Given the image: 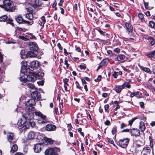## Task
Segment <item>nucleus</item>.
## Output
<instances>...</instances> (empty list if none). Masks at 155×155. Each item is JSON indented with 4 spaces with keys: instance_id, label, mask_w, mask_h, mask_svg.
Segmentation results:
<instances>
[{
    "instance_id": "1",
    "label": "nucleus",
    "mask_w": 155,
    "mask_h": 155,
    "mask_svg": "<svg viewBox=\"0 0 155 155\" xmlns=\"http://www.w3.org/2000/svg\"><path fill=\"white\" fill-rule=\"evenodd\" d=\"M0 7L7 12H13L16 9V7L14 5L13 2L10 0L3 1V4L0 5Z\"/></svg>"
},
{
    "instance_id": "2",
    "label": "nucleus",
    "mask_w": 155,
    "mask_h": 155,
    "mask_svg": "<svg viewBox=\"0 0 155 155\" xmlns=\"http://www.w3.org/2000/svg\"><path fill=\"white\" fill-rule=\"evenodd\" d=\"M60 149L57 147H50L47 149L45 152V155H59L57 152H59Z\"/></svg>"
},
{
    "instance_id": "3",
    "label": "nucleus",
    "mask_w": 155,
    "mask_h": 155,
    "mask_svg": "<svg viewBox=\"0 0 155 155\" xmlns=\"http://www.w3.org/2000/svg\"><path fill=\"white\" fill-rule=\"evenodd\" d=\"M130 139L127 138H126L123 139H120L118 142V145L121 147L124 148L126 147L128 144Z\"/></svg>"
},
{
    "instance_id": "4",
    "label": "nucleus",
    "mask_w": 155,
    "mask_h": 155,
    "mask_svg": "<svg viewBox=\"0 0 155 155\" xmlns=\"http://www.w3.org/2000/svg\"><path fill=\"white\" fill-rule=\"evenodd\" d=\"M23 119L26 121V122L28 121L31 120L33 118V115L31 112L27 111L25 114H23Z\"/></svg>"
},
{
    "instance_id": "5",
    "label": "nucleus",
    "mask_w": 155,
    "mask_h": 155,
    "mask_svg": "<svg viewBox=\"0 0 155 155\" xmlns=\"http://www.w3.org/2000/svg\"><path fill=\"white\" fill-rule=\"evenodd\" d=\"M16 21L19 24L24 23L27 24L28 25H32L33 23V21L29 22L28 21L24 20L23 19L21 16L19 15L16 18Z\"/></svg>"
},
{
    "instance_id": "6",
    "label": "nucleus",
    "mask_w": 155,
    "mask_h": 155,
    "mask_svg": "<svg viewBox=\"0 0 155 155\" xmlns=\"http://www.w3.org/2000/svg\"><path fill=\"white\" fill-rule=\"evenodd\" d=\"M31 97L32 98L35 100L38 101L41 99V95L39 92L37 91H34L31 94Z\"/></svg>"
},
{
    "instance_id": "7",
    "label": "nucleus",
    "mask_w": 155,
    "mask_h": 155,
    "mask_svg": "<svg viewBox=\"0 0 155 155\" xmlns=\"http://www.w3.org/2000/svg\"><path fill=\"white\" fill-rule=\"evenodd\" d=\"M30 50L32 51H38V46L37 43L35 42H29L28 44Z\"/></svg>"
},
{
    "instance_id": "8",
    "label": "nucleus",
    "mask_w": 155,
    "mask_h": 155,
    "mask_svg": "<svg viewBox=\"0 0 155 155\" xmlns=\"http://www.w3.org/2000/svg\"><path fill=\"white\" fill-rule=\"evenodd\" d=\"M42 4L43 3L42 1L39 0H35L33 2L31 3V5L35 8L40 7Z\"/></svg>"
},
{
    "instance_id": "9",
    "label": "nucleus",
    "mask_w": 155,
    "mask_h": 155,
    "mask_svg": "<svg viewBox=\"0 0 155 155\" xmlns=\"http://www.w3.org/2000/svg\"><path fill=\"white\" fill-rule=\"evenodd\" d=\"M37 75L33 73H30L27 75V80L28 81L34 82L37 79Z\"/></svg>"
},
{
    "instance_id": "10",
    "label": "nucleus",
    "mask_w": 155,
    "mask_h": 155,
    "mask_svg": "<svg viewBox=\"0 0 155 155\" xmlns=\"http://www.w3.org/2000/svg\"><path fill=\"white\" fill-rule=\"evenodd\" d=\"M38 53V51H32L30 50L28 51L26 55L27 57L34 58L36 57Z\"/></svg>"
},
{
    "instance_id": "11",
    "label": "nucleus",
    "mask_w": 155,
    "mask_h": 155,
    "mask_svg": "<svg viewBox=\"0 0 155 155\" xmlns=\"http://www.w3.org/2000/svg\"><path fill=\"white\" fill-rule=\"evenodd\" d=\"M40 65L39 62L37 61H33L30 63V67L32 69L37 68Z\"/></svg>"
},
{
    "instance_id": "12",
    "label": "nucleus",
    "mask_w": 155,
    "mask_h": 155,
    "mask_svg": "<svg viewBox=\"0 0 155 155\" xmlns=\"http://www.w3.org/2000/svg\"><path fill=\"white\" fill-rule=\"evenodd\" d=\"M130 133L132 135L135 136H139L140 135V130L137 128H133L130 130Z\"/></svg>"
},
{
    "instance_id": "13",
    "label": "nucleus",
    "mask_w": 155,
    "mask_h": 155,
    "mask_svg": "<svg viewBox=\"0 0 155 155\" xmlns=\"http://www.w3.org/2000/svg\"><path fill=\"white\" fill-rule=\"evenodd\" d=\"M43 146L41 143H37L35 144L34 147V149L35 152L39 153L41 150Z\"/></svg>"
},
{
    "instance_id": "14",
    "label": "nucleus",
    "mask_w": 155,
    "mask_h": 155,
    "mask_svg": "<svg viewBox=\"0 0 155 155\" xmlns=\"http://www.w3.org/2000/svg\"><path fill=\"white\" fill-rule=\"evenodd\" d=\"M56 127L54 125L48 124L45 126V129L48 131H53L55 130Z\"/></svg>"
},
{
    "instance_id": "15",
    "label": "nucleus",
    "mask_w": 155,
    "mask_h": 155,
    "mask_svg": "<svg viewBox=\"0 0 155 155\" xmlns=\"http://www.w3.org/2000/svg\"><path fill=\"white\" fill-rule=\"evenodd\" d=\"M124 27L125 28L128 32H132L133 31V27L132 25L127 22H126L124 24Z\"/></svg>"
},
{
    "instance_id": "16",
    "label": "nucleus",
    "mask_w": 155,
    "mask_h": 155,
    "mask_svg": "<svg viewBox=\"0 0 155 155\" xmlns=\"http://www.w3.org/2000/svg\"><path fill=\"white\" fill-rule=\"evenodd\" d=\"M94 101L93 98L92 97L89 98V100L87 102V107L88 108L90 109L91 107H92L95 106V104L94 102Z\"/></svg>"
},
{
    "instance_id": "17",
    "label": "nucleus",
    "mask_w": 155,
    "mask_h": 155,
    "mask_svg": "<svg viewBox=\"0 0 155 155\" xmlns=\"http://www.w3.org/2000/svg\"><path fill=\"white\" fill-rule=\"evenodd\" d=\"M7 139L10 143H13L14 134L12 133H9L7 134Z\"/></svg>"
},
{
    "instance_id": "18",
    "label": "nucleus",
    "mask_w": 155,
    "mask_h": 155,
    "mask_svg": "<svg viewBox=\"0 0 155 155\" xmlns=\"http://www.w3.org/2000/svg\"><path fill=\"white\" fill-rule=\"evenodd\" d=\"M138 65L140 68L143 71L147 73H149L150 74H151L152 73V71L149 68L145 67L143 66H141L139 64H138Z\"/></svg>"
},
{
    "instance_id": "19",
    "label": "nucleus",
    "mask_w": 155,
    "mask_h": 155,
    "mask_svg": "<svg viewBox=\"0 0 155 155\" xmlns=\"http://www.w3.org/2000/svg\"><path fill=\"white\" fill-rule=\"evenodd\" d=\"M46 22V20L45 17L44 16H42L40 19L38 23L40 26L43 28L44 26V25Z\"/></svg>"
},
{
    "instance_id": "20",
    "label": "nucleus",
    "mask_w": 155,
    "mask_h": 155,
    "mask_svg": "<svg viewBox=\"0 0 155 155\" xmlns=\"http://www.w3.org/2000/svg\"><path fill=\"white\" fill-rule=\"evenodd\" d=\"M134 144L136 148L141 147L143 146L144 144L140 140L135 141L134 143Z\"/></svg>"
},
{
    "instance_id": "21",
    "label": "nucleus",
    "mask_w": 155,
    "mask_h": 155,
    "mask_svg": "<svg viewBox=\"0 0 155 155\" xmlns=\"http://www.w3.org/2000/svg\"><path fill=\"white\" fill-rule=\"evenodd\" d=\"M35 105H27L26 104V110H28V112H31V111H34L35 110V108L34 107Z\"/></svg>"
},
{
    "instance_id": "22",
    "label": "nucleus",
    "mask_w": 155,
    "mask_h": 155,
    "mask_svg": "<svg viewBox=\"0 0 155 155\" xmlns=\"http://www.w3.org/2000/svg\"><path fill=\"white\" fill-rule=\"evenodd\" d=\"M22 75L20 78V80L21 82H26L27 80V75L25 74H23Z\"/></svg>"
},
{
    "instance_id": "23",
    "label": "nucleus",
    "mask_w": 155,
    "mask_h": 155,
    "mask_svg": "<svg viewBox=\"0 0 155 155\" xmlns=\"http://www.w3.org/2000/svg\"><path fill=\"white\" fill-rule=\"evenodd\" d=\"M26 123V121L23 119H20L19 120L18 122V125L19 126L21 127L25 125Z\"/></svg>"
},
{
    "instance_id": "24",
    "label": "nucleus",
    "mask_w": 155,
    "mask_h": 155,
    "mask_svg": "<svg viewBox=\"0 0 155 155\" xmlns=\"http://www.w3.org/2000/svg\"><path fill=\"white\" fill-rule=\"evenodd\" d=\"M35 133L34 131H30L28 135V138L29 139H33L35 137Z\"/></svg>"
},
{
    "instance_id": "25",
    "label": "nucleus",
    "mask_w": 155,
    "mask_h": 155,
    "mask_svg": "<svg viewBox=\"0 0 155 155\" xmlns=\"http://www.w3.org/2000/svg\"><path fill=\"white\" fill-rule=\"evenodd\" d=\"M122 89V87H120V86H116L114 88V90L117 93H120Z\"/></svg>"
},
{
    "instance_id": "26",
    "label": "nucleus",
    "mask_w": 155,
    "mask_h": 155,
    "mask_svg": "<svg viewBox=\"0 0 155 155\" xmlns=\"http://www.w3.org/2000/svg\"><path fill=\"white\" fill-rule=\"evenodd\" d=\"M149 43L152 46L154 45L155 44V39L153 38L150 36L148 38Z\"/></svg>"
},
{
    "instance_id": "27",
    "label": "nucleus",
    "mask_w": 155,
    "mask_h": 155,
    "mask_svg": "<svg viewBox=\"0 0 155 155\" xmlns=\"http://www.w3.org/2000/svg\"><path fill=\"white\" fill-rule=\"evenodd\" d=\"M27 105H35V100L32 98L29 100L26 103Z\"/></svg>"
},
{
    "instance_id": "28",
    "label": "nucleus",
    "mask_w": 155,
    "mask_h": 155,
    "mask_svg": "<svg viewBox=\"0 0 155 155\" xmlns=\"http://www.w3.org/2000/svg\"><path fill=\"white\" fill-rule=\"evenodd\" d=\"M27 66L22 65L21 66V72L22 74H25L27 73Z\"/></svg>"
},
{
    "instance_id": "29",
    "label": "nucleus",
    "mask_w": 155,
    "mask_h": 155,
    "mask_svg": "<svg viewBox=\"0 0 155 155\" xmlns=\"http://www.w3.org/2000/svg\"><path fill=\"white\" fill-rule=\"evenodd\" d=\"M140 125L139 126L140 129L141 130V131L143 132L145 130L146 127L143 121L140 122Z\"/></svg>"
},
{
    "instance_id": "30",
    "label": "nucleus",
    "mask_w": 155,
    "mask_h": 155,
    "mask_svg": "<svg viewBox=\"0 0 155 155\" xmlns=\"http://www.w3.org/2000/svg\"><path fill=\"white\" fill-rule=\"evenodd\" d=\"M34 113L36 116L40 117L41 118H44L45 117V115H43L39 111H35Z\"/></svg>"
},
{
    "instance_id": "31",
    "label": "nucleus",
    "mask_w": 155,
    "mask_h": 155,
    "mask_svg": "<svg viewBox=\"0 0 155 155\" xmlns=\"http://www.w3.org/2000/svg\"><path fill=\"white\" fill-rule=\"evenodd\" d=\"M18 149V147L16 144H13L11 150V152L14 153Z\"/></svg>"
},
{
    "instance_id": "32",
    "label": "nucleus",
    "mask_w": 155,
    "mask_h": 155,
    "mask_svg": "<svg viewBox=\"0 0 155 155\" xmlns=\"http://www.w3.org/2000/svg\"><path fill=\"white\" fill-rule=\"evenodd\" d=\"M109 61V59L108 58L104 59L101 61V64L102 66L106 65L108 64Z\"/></svg>"
},
{
    "instance_id": "33",
    "label": "nucleus",
    "mask_w": 155,
    "mask_h": 155,
    "mask_svg": "<svg viewBox=\"0 0 155 155\" xmlns=\"http://www.w3.org/2000/svg\"><path fill=\"white\" fill-rule=\"evenodd\" d=\"M146 55L150 58H155V50L151 52L146 54Z\"/></svg>"
},
{
    "instance_id": "34",
    "label": "nucleus",
    "mask_w": 155,
    "mask_h": 155,
    "mask_svg": "<svg viewBox=\"0 0 155 155\" xmlns=\"http://www.w3.org/2000/svg\"><path fill=\"white\" fill-rule=\"evenodd\" d=\"M42 119V120H38V123L40 124H45L47 123L48 122V121L47 119H46V117L45 116V117L43 118H41Z\"/></svg>"
},
{
    "instance_id": "35",
    "label": "nucleus",
    "mask_w": 155,
    "mask_h": 155,
    "mask_svg": "<svg viewBox=\"0 0 155 155\" xmlns=\"http://www.w3.org/2000/svg\"><path fill=\"white\" fill-rule=\"evenodd\" d=\"M25 17L28 19L31 20L33 19V15L31 13H28L26 14Z\"/></svg>"
},
{
    "instance_id": "36",
    "label": "nucleus",
    "mask_w": 155,
    "mask_h": 155,
    "mask_svg": "<svg viewBox=\"0 0 155 155\" xmlns=\"http://www.w3.org/2000/svg\"><path fill=\"white\" fill-rule=\"evenodd\" d=\"M131 85L129 84V82H125L124 84L122 85V88H124L125 87H127L128 88H130L131 87Z\"/></svg>"
},
{
    "instance_id": "37",
    "label": "nucleus",
    "mask_w": 155,
    "mask_h": 155,
    "mask_svg": "<svg viewBox=\"0 0 155 155\" xmlns=\"http://www.w3.org/2000/svg\"><path fill=\"white\" fill-rule=\"evenodd\" d=\"M8 18V17L7 15H4L0 17V22H5Z\"/></svg>"
},
{
    "instance_id": "38",
    "label": "nucleus",
    "mask_w": 155,
    "mask_h": 155,
    "mask_svg": "<svg viewBox=\"0 0 155 155\" xmlns=\"http://www.w3.org/2000/svg\"><path fill=\"white\" fill-rule=\"evenodd\" d=\"M125 56L123 54H120L118 55L117 57V59L118 61L124 59L125 58Z\"/></svg>"
},
{
    "instance_id": "39",
    "label": "nucleus",
    "mask_w": 155,
    "mask_h": 155,
    "mask_svg": "<svg viewBox=\"0 0 155 155\" xmlns=\"http://www.w3.org/2000/svg\"><path fill=\"white\" fill-rule=\"evenodd\" d=\"M121 45L120 41L117 39L114 41L113 42V45L115 46H120Z\"/></svg>"
},
{
    "instance_id": "40",
    "label": "nucleus",
    "mask_w": 155,
    "mask_h": 155,
    "mask_svg": "<svg viewBox=\"0 0 155 155\" xmlns=\"http://www.w3.org/2000/svg\"><path fill=\"white\" fill-rule=\"evenodd\" d=\"M29 126H31L32 127H34L35 125V123L33 121L29 120L26 122Z\"/></svg>"
},
{
    "instance_id": "41",
    "label": "nucleus",
    "mask_w": 155,
    "mask_h": 155,
    "mask_svg": "<svg viewBox=\"0 0 155 155\" xmlns=\"http://www.w3.org/2000/svg\"><path fill=\"white\" fill-rule=\"evenodd\" d=\"M138 15L139 18L141 20V21L143 22L145 21L143 15V14L141 13H139L138 14Z\"/></svg>"
},
{
    "instance_id": "42",
    "label": "nucleus",
    "mask_w": 155,
    "mask_h": 155,
    "mask_svg": "<svg viewBox=\"0 0 155 155\" xmlns=\"http://www.w3.org/2000/svg\"><path fill=\"white\" fill-rule=\"evenodd\" d=\"M149 26L152 28H154L155 26V23L153 21H149Z\"/></svg>"
},
{
    "instance_id": "43",
    "label": "nucleus",
    "mask_w": 155,
    "mask_h": 155,
    "mask_svg": "<svg viewBox=\"0 0 155 155\" xmlns=\"http://www.w3.org/2000/svg\"><path fill=\"white\" fill-rule=\"evenodd\" d=\"M6 20H7V23L10 24L12 25L13 26L14 24L13 23V22H12L13 21V20L12 18H9Z\"/></svg>"
},
{
    "instance_id": "44",
    "label": "nucleus",
    "mask_w": 155,
    "mask_h": 155,
    "mask_svg": "<svg viewBox=\"0 0 155 155\" xmlns=\"http://www.w3.org/2000/svg\"><path fill=\"white\" fill-rule=\"evenodd\" d=\"M137 119V117H134L131 120H129L128 121V124L130 126H131L133 122Z\"/></svg>"
},
{
    "instance_id": "45",
    "label": "nucleus",
    "mask_w": 155,
    "mask_h": 155,
    "mask_svg": "<svg viewBox=\"0 0 155 155\" xmlns=\"http://www.w3.org/2000/svg\"><path fill=\"white\" fill-rule=\"evenodd\" d=\"M27 86L28 87L33 89L35 88V86L34 84L32 83H28L27 84Z\"/></svg>"
},
{
    "instance_id": "46",
    "label": "nucleus",
    "mask_w": 155,
    "mask_h": 155,
    "mask_svg": "<svg viewBox=\"0 0 155 155\" xmlns=\"http://www.w3.org/2000/svg\"><path fill=\"white\" fill-rule=\"evenodd\" d=\"M25 51L24 50H21V51L20 54L21 55V58L22 59H24L25 57Z\"/></svg>"
},
{
    "instance_id": "47",
    "label": "nucleus",
    "mask_w": 155,
    "mask_h": 155,
    "mask_svg": "<svg viewBox=\"0 0 155 155\" xmlns=\"http://www.w3.org/2000/svg\"><path fill=\"white\" fill-rule=\"evenodd\" d=\"M45 140L47 142L50 143L51 144H52L54 142V140L50 138H46L45 139Z\"/></svg>"
},
{
    "instance_id": "48",
    "label": "nucleus",
    "mask_w": 155,
    "mask_h": 155,
    "mask_svg": "<svg viewBox=\"0 0 155 155\" xmlns=\"http://www.w3.org/2000/svg\"><path fill=\"white\" fill-rule=\"evenodd\" d=\"M117 127L116 126H114L112 128L111 132L113 135H114L117 132Z\"/></svg>"
},
{
    "instance_id": "49",
    "label": "nucleus",
    "mask_w": 155,
    "mask_h": 155,
    "mask_svg": "<svg viewBox=\"0 0 155 155\" xmlns=\"http://www.w3.org/2000/svg\"><path fill=\"white\" fill-rule=\"evenodd\" d=\"M139 93V92L137 91L136 92L131 93L130 95V97H132L138 94Z\"/></svg>"
},
{
    "instance_id": "50",
    "label": "nucleus",
    "mask_w": 155,
    "mask_h": 155,
    "mask_svg": "<svg viewBox=\"0 0 155 155\" xmlns=\"http://www.w3.org/2000/svg\"><path fill=\"white\" fill-rule=\"evenodd\" d=\"M75 83L76 84V87L77 88H78L80 90H81L82 87L81 86L78 82L77 81H76L75 82Z\"/></svg>"
},
{
    "instance_id": "51",
    "label": "nucleus",
    "mask_w": 155,
    "mask_h": 155,
    "mask_svg": "<svg viewBox=\"0 0 155 155\" xmlns=\"http://www.w3.org/2000/svg\"><path fill=\"white\" fill-rule=\"evenodd\" d=\"M54 114L56 115L59 114V113L58 111V107H56L54 108Z\"/></svg>"
},
{
    "instance_id": "52",
    "label": "nucleus",
    "mask_w": 155,
    "mask_h": 155,
    "mask_svg": "<svg viewBox=\"0 0 155 155\" xmlns=\"http://www.w3.org/2000/svg\"><path fill=\"white\" fill-rule=\"evenodd\" d=\"M59 107L60 110V113L61 114L62 112V108L63 107V103L62 102L61 104H59Z\"/></svg>"
},
{
    "instance_id": "53",
    "label": "nucleus",
    "mask_w": 155,
    "mask_h": 155,
    "mask_svg": "<svg viewBox=\"0 0 155 155\" xmlns=\"http://www.w3.org/2000/svg\"><path fill=\"white\" fill-rule=\"evenodd\" d=\"M101 79V75H98L97 77V78L95 79L94 80L96 82H98Z\"/></svg>"
},
{
    "instance_id": "54",
    "label": "nucleus",
    "mask_w": 155,
    "mask_h": 155,
    "mask_svg": "<svg viewBox=\"0 0 155 155\" xmlns=\"http://www.w3.org/2000/svg\"><path fill=\"white\" fill-rule=\"evenodd\" d=\"M64 64L66 65V68H68V67H69V64L68 63V61H67V58H65L64 61Z\"/></svg>"
},
{
    "instance_id": "55",
    "label": "nucleus",
    "mask_w": 155,
    "mask_h": 155,
    "mask_svg": "<svg viewBox=\"0 0 155 155\" xmlns=\"http://www.w3.org/2000/svg\"><path fill=\"white\" fill-rule=\"evenodd\" d=\"M112 75L114 78H116L118 75V74H117V72L114 71Z\"/></svg>"
},
{
    "instance_id": "56",
    "label": "nucleus",
    "mask_w": 155,
    "mask_h": 155,
    "mask_svg": "<svg viewBox=\"0 0 155 155\" xmlns=\"http://www.w3.org/2000/svg\"><path fill=\"white\" fill-rule=\"evenodd\" d=\"M79 67L81 69H85L86 68V67L84 64L80 65Z\"/></svg>"
},
{
    "instance_id": "57",
    "label": "nucleus",
    "mask_w": 155,
    "mask_h": 155,
    "mask_svg": "<svg viewBox=\"0 0 155 155\" xmlns=\"http://www.w3.org/2000/svg\"><path fill=\"white\" fill-rule=\"evenodd\" d=\"M68 79L67 78H65L63 80V81L64 83V85H67V86H68Z\"/></svg>"
},
{
    "instance_id": "58",
    "label": "nucleus",
    "mask_w": 155,
    "mask_h": 155,
    "mask_svg": "<svg viewBox=\"0 0 155 155\" xmlns=\"http://www.w3.org/2000/svg\"><path fill=\"white\" fill-rule=\"evenodd\" d=\"M78 131L80 133V134L83 137H84V134L83 132H82V129L81 128H79L78 129Z\"/></svg>"
},
{
    "instance_id": "59",
    "label": "nucleus",
    "mask_w": 155,
    "mask_h": 155,
    "mask_svg": "<svg viewBox=\"0 0 155 155\" xmlns=\"http://www.w3.org/2000/svg\"><path fill=\"white\" fill-rule=\"evenodd\" d=\"M28 150V147L27 146H25L23 149V152L25 154L27 153Z\"/></svg>"
},
{
    "instance_id": "60",
    "label": "nucleus",
    "mask_w": 155,
    "mask_h": 155,
    "mask_svg": "<svg viewBox=\"0 0 155 155\" xmlns=\"http://www.w3.org/2000/svg\"><path fill=\"white\" fill-rule=\"evenodd\" d=\"M148 88L152 90L153 92L155 90V87L151 85L149 86Z\"/></svg>"
},
{
    "instance_id": "61",
    "label": "nucleus",
    "mask_w": 155,
    "mask_h": 155,
    "mask_svg": "<svg viewBox=\"0 0 155 155\" xmlns=\"http://www.w3.org/2000/svg\"><path fill=\"white\" fill-rule=\"evenodd\" d=\"M26 10L27 11L29 12V13H32L33 12V9L31 8H26Z\"/></svg>"
},
{
    "instance_id": "62",
    "label": "nucleus",
    "mask_w": 155,
    "mask_h": 155,
    "mask_svg": "<svg viewBox=\"0 0 155 155\" xmlns=\"http://www.w3.org/2000/svg\"><path fill=\"white\" fill-rule=\"evenodd\" d=\"M109 107V105L108 104H106L104 106V110L105 112H107V110L108 109Z\"/></svg>"
},
{
    "instance_id": "63",
    "label": "nucleus",
    "mask_w": 155,
    "mask_h": 155,
    "mask_svg": "<svg viewBox=\"0 0 155 155\" xmlns=\"http://www.w3.org/2000/svg\"><path fill=\"white\" fill-rule=\"evenodd\" d=\"M104 124L106 125L109 126L110 125V121L108 120H107L105 122Z\"/></svg>"
},
{
    "instance_id": "64",
    "label": "nucleus",
    "mask_w": 155,
    "mask_h": 155,
    "mask_svg": "<svg viewBox=\"0 0 155 155\" xmlns=\"http://www.w3.org/2000/svg\"><path fill=\"white\" fill-rule=\"evenodd\" d=\"M18 38H19V39H22L23 40H24V41H25L26 39V38L25 37L23 36H21V35L19 36L18 37Z\"/></svg>"
}]
</instances>
